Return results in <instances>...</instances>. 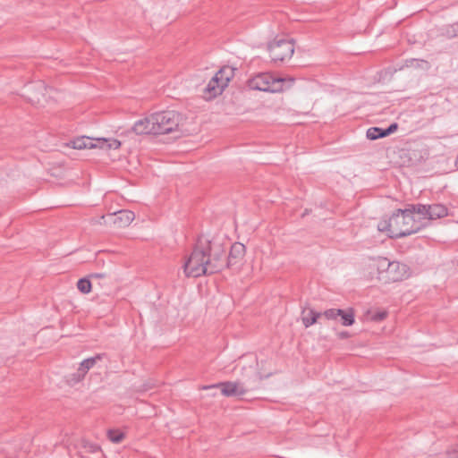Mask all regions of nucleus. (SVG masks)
<instances>
[{"label": "nucleus", "mask_w": 458, "mask_h": 458, "mask_svg": "<svg viewBox=\"0 0 458 458\" xmlns=\"http://www.w3.org/2000/svg\"><path fill=\"white\" fill-rule=\"evenodd\" d=\"M225 239L215 237L208 240L203 236L197 242L183 265L186 276L199 277L222 271L238 265L245 255V246L234 242L228 257L225 254Z\"/></svg>", "instance_id": "f257e3e1"}, {"label": "nucleus", "mask_w": 458, "mask_h": 458, "mask_svg": "<svg viewBox=\"0 0 458 458\" xmlns=\"http://www.w3.org/2000/svg\"><path fill=\"white\" fill-rule=\"evenodd\" d=\"M392 238H402L419 232L425 225L408 214L407 208H398L391 216Z\"/></svg>", "instance_id": "f03ea898"}, {"label": "nucleus", "mask_w": 458, "mask_h": 458, "mask_svg": "<svg viewBox=\"0 0 458 458\" xmlns=\"http://www.w3.org/2000/svg\"><path fill=\"white\" fill-rule=\"evenodd\" d=\"M373 266L377 270L378 280L385 284L402 281L408 276V267L399 261H390L386 258L378 257L374 259Z\"/></svg>", "instance_id": "7ed1b4c3"}, {"label": "nucleus", "mask_w": 458, "mask_h": 458, "mask_svg": "<svg viewBox=\"0 0 458 458\" xmlns=\"http://www.w3.org/2000/svg\"><path fill=\"white\" fill-rule=\"evenodd\" d=\"M155 135L168 134L176 131L182 122V114L174 110H165L152 114Z\"/></svg>", "instance_id": "20e7f679"}, {"label": "nucleus", "mask_w": 458, "mask_h": 458, "mask_svg": "<svg viewBox=\"0 0 458 458\" xmlns=\"http://www.w3.org/2000/svg\"><path fill=\"white\" fill-rule=\"evenodd\" d=\"M284 81V79L269 72H259L249 79L247 85L250 89L275 93L283 90Z\"/></svg>", "instance_id": "39448f33"}, {"label": "nucleus", "mask_w": 458, "mask_h": 458, "mask_svg": "<svg viewBox=\"0 0 458 458\" xmlns=\"http://www.w3.org/2000/svg\"><path fill=\"white\" fill-rule=\"evenodd\" d=\"M267 49L273 62H284L292 57L294 46L292 40L278 39L269 43Z\"/></svg>", "instance_id": "423d86ee"}, {"label": "nucleus", "mask_w": 458, "mask_h": 458, "mask_svg": "<svg viewBox=\"0 0 458 458\" xmlns=\"http://www.w3.org/2000/svg\"><path fill=\"white\" fill-rule=\"evenodd\" d=\"M214 387L220 388L222 394L225 396L240 397L245 394L249 390L254 389L255 386H251L250 384L246 385L241 381H225L212 386H203V389H210Z\"/></svg>", "instance_id": "0eeeda50"}, {"label": "nucleus", "mask_w": 458, "mask_h": 458, "mask_svg": "<svg viewBox=\"0 0 458 458\" xmlns=\"http://www.w3.org/2000/svg\"><path fill=\"white\" fill-rule=\"evenodd\" d=\"M323 315L329 320H339L344 327H350L355 322L354 310L352 308L347 310L329 309L325 310Z\"/></svg>", "instance_id": "6e6552de"}, {"label": "nucleus", "mask_w": 458, "mask_h": 458, "mask_svg": "<svg viewBox=\"0 0 458 458\" xmlns=\"http://www.w3.org/2000/svg\"><path fill=\"white\" fill-rule=\"evenodd\" d=\"M225 70L224 69L218 71L207 85L206 90L209 93L210 97H216L221 94L223 89L227 86L230 78L229 76L225 77Z\"/></svg>", "instance_id": "1a4fd4ad"}, {"label": "nucleus", "mask_w": 458, "mask_h": 458, "mask_svg": "<svg viewBox=\"0 0 458 458\" xmlns=\"http://www.w3.org/2000/svg\"><path fill=\"white\" fill-rule=\"evenodd\" d=\"M151 120L152 114L144 119L138 120L131 127V131L137 135L155 134V129H152L153 123Z\"/></svg>", "instance_id": "9d476101"}, {"label": "nucleus", "mask_w": 458, "mask_h": 458, "mask_svg": "<svg viewBox=\"0 0 458 458\" xmlns=\"http://www.w3.org/2000/svg\"><path fill=\"white\" fill-rule=\"evenodd\" d=\"M110 217L114 219V224L117 225L118 227L128 226L134 220V213L130 210H120Z\"/></svg>", "instance_id": "9b49d317"}, {"label": "nucleus", "mask_w": 458, "mask_h": 458, "mask_svg": "<svg viewBox=\"0 0 458 458\" xmlns=\"http://www.w3.org/2000/svg\"><path fill=\"white\" fill-rule=\"evenodd\" d=\"M321 316H324L323 313L312 309H303L301 311V320L305 327L314 325Z\"/></svg>", "instance_id": "f8f14e48"}, {"label": "nucleus", "mask_w": 458, "mask_h": 458, "mask_svg": "<svg viewBox=\"0 0 458 458\" xmlns=\"http://www.w3.org/2000/svg\"><path fill=\"white\" fill-rule=\"evenodd\" d=\"M428 219L434 220L448 215L447 208L442 204L428 205Z\"/></svg>", "instance_id": "ddd939ff"}, {"label": "nucleus", "mask_w": 458, "mask_h": 458, "mask_svg": "<svg viewBox=\"0 0 458 458\" xmlns=\"http://www.w3.org/2000/svg\"><path fill=\"white\" fill-rule=\"evenodd\" d=\"M408 214L414 216L415 214L420 216L422 219H428V205L424 204H408L406 206Z\"/></svg>", "instance_id": "4468645a"}, {"label": "nucleus", "mask_w": 458, "mask_h": 458, "mask_svg": "<svg viewBox=\"0 0 458 458\" xmlns=\"http://www.w3.org/2000/svg\"><path fill=\"white\" fill-rule=\"evenodd\" d=\"M93 141V139L83 136L73 140L72 144V148L75 149L93 148L97 147Z\"/></svg>", "instance_id": "2eb2a0df"}, {"label": "nucleus", "mask_w": 458, "mask_h": 458, "mask_svg": "<svg viewBox=\"0 0 458 458\" xmlns=\"http://www.w3.org/2000/svg\"><path fill=\"white\" fill-rule=\"evenodd\" d=\"M104 353H99L93 357L85 359L80 363L79 369H81V371L84 372L86 375L88 371L90 369H92L98 361L101 360L104 358Z\"/></svg>", "instance_id": "dca6fc26"}, {"label": "nucleus", "mask_w": 458, "mask_h": 458, "mask_svg": "<svg viewBox=\"0 0 458 458\" xmlns=\"http://www.w3.org/2000/svg\"><path fill=\"white\" fill-rule=\"evenodd\" d=\"M366 137L370 140H376L378 139L385 138V132L383 128L370 127L367 130Z\"/></svg>", "instance_id": "f3484780"}, {"label": "nucleus", "mask_w": 458, "mask_h": 458, "mask_svg": "<svg viewBox=\"0 0 458 458\" xmlns=\"http://www.w3.org/2000/svg\"><path fill=\"white\" fill-rule=\"evenodd\" d=\"M85 373L78 368L76 372L71 373L66 377V382L70 386H74L85 377Z\"/></svg>", "instance_id": "a211bd4d"}, {"label": "nucleus", "mask_w": 458, "mask_h": 458, "mask_svg": "<svg viewBox=\"0 0 458 458\" xmlns=\"http://www.w3.org/2000/svg\"><path fill=\"white\" fill-rule=\"evenodd\" d=\"M107 437L113 443H121L124 438V433L119 429H109L107 431Z\"/></svg>", "instance_id": "6ab92c4d"}, {"label": "nucleus", "mask_w": 458, "mask_h": 458, "mask_svg": "<svg viewBox=\"0 0 458 458\" xmlns=\"http://www.w3.org/2000/svg\"><path fill=\"white\" fill-rule=\"evenodd\" d=\"M77 288L82 293H89L91 291V282L88 278H81L77 282Z\"/></svg>", "instance_id": "aec40b11"}, {"label": "nucleus", "mask_w": 458, "mask_h": 458, "mask_svg": "<svg viewBox=\"0 0 458 458\" xmlns=\"http://www.w3.org/2000/svg\"><path fill=\"white\" fill-rule=\"evenodd\" d=\"M390 223H391V217L388 220L381 221L378 224L377 228L381 232H387L389 237L392 238V225H390Z\"/></svg>", "instance_id": "412c9836"}, {"label": "nucleus", "mask_w": 458, "mask_h": 458, "mask_svg": "<svg viewBox=\"0 0 458 458\" xmlns=\"http://www.w3.org/2000/svg\"><path fill=\"white\" fill-rule=\"evenodd\" d=\"M104 145L107 146V148H113L117 149L121 146V142L117 140H111L107 141L106 140H104L102 142Z\"/></svg>", "instance_id": "4be33fe9"}, {"label": "nucleus", "mask_w": 458, "mask_h": 458, "mask_svg": "<svg viewBox=\"0 0 458 458\" xmlns=\"http://www.w3.org/2000/svg\"><path fill=\"white\" fill-rule=\"evenodd\" d=\"M387 316V312L385 310L377 311L375 314L372 315V320L374 321H382L384 320Z\"/></svg>", "instance_id": "5701e85b"}, {"label": "nucleus", "mask_w": 458, "mask_h": 458, "mask_svg": "<svg viewBox=\"0 0 458 458\" xmlns=\"http://www.w3.org/2000/svg\"><path fill=\"white\" fill-rule=\"evenodd\" d=\"M398 124L396 123H391L387 128H383L386 137L396 131Z\"/></svg>", "instance_id": "b1692460"}, {"label": "nucleus", "mask_w": 458, "mask_h": 458, "mask_svg": "<svg viewBox=\"0 0 458 458\" xmlns=\"http://www.w3.org/2000/svg\"><path fill=\"white\" fill-rule=\"evenodd\" d=\"M447 458H458V445L446 452Z\"/></svg>", "instance_id": "393cba45"}, {"label": "nucleus", "mask_w": 458, "mask_h": 458, "mask_svg": "<svg viewBox=\"0 0 458 458\" xmlns=\"http://www.w3.org/2000/svg\"><path fill=\"white\" fill-rule=\"evenodd\" d=\"M337 335L340 339H347L351 336V335L348 331H341V332L337 333Z\"/></svg>", "instance_id": "a878e982"}, {"label": "nucleus", "mask_w": 458, "mask_h": 458, "mask_svg": "<svg viewBox=\"0 0 458 458\" xmlns=\"http://www.w3.org/2000/svg\"><path fill=\"white\" fill-rule=\"evenodd\" d=\"M453 36H458V22L452 25Z\"/></svg>", "instance_id": "bb28decb"}, {"label": "nucleus", "mask_w": 458, "mask_h": 458, "mask_svg": "<svg viewBox=\"0 0 458 458\" xmlns=\"http://www.w3.org/2000/svg\"><path fill=\"white\" fill-rule=\"evenodd\" d=\"M105 276H106V275L102 274V273H95V274L90 275V277H94V278H103Z\"/></svg>", "instance_id": "cd10ccee"}, {"label": "nucleus", "mask_w": 458, "mask_h": 458, "mask_svg": "<svg viewBox=\"0 0 458 458\" xmlns=\"http://www.w3.org/2000/svg\"><path fill=\"white\" fill-rule=\"evenodd\" d=\"M418 63V60H410V61H407L406 63V65L409 66V65H412L414 63Z\"/></svg>", "instance_id": "c85d7f7f"}, {"label": "nucleus", "mask_w": 458, "mask_h": 458, "mask_svg": "<svg viewBox=\"0 0 458 458\" xmlns=\"http://www.w3.org/2000/svg\"><path fill=\"white\" fill-rule=\"evenodd\" d=\"M455 165L458 168V155H457V157H456V160H455Z\"/></svg>", "instance_id": "c756f323"}, {"label": "nucleus", "mask_w": 458, "mask_h": 458, "mask_svg": "<svg viewBox=\"0 0 458 458\" xmlns=\"http://www.w3.org/2000/svg\"><path fill=\"white\" fill-rule=\"evenodd\" d=\"M255 376H256V377L258 378V380H259V381H260V380H261V377H258V374H256Z\"/></svg>", "instance_id": "7c9ffc66"}]
</instances>
